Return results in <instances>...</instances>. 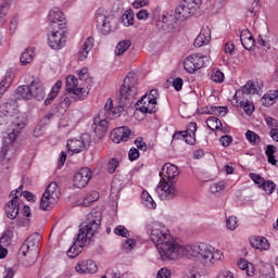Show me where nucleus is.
I'll list each match as a JSON object with an SVG mask.
<instances>
[{
    "label": "nucleus",
    "mask_w": 278,
    "mask_h": 278,
    "mask_svg": "<svg viewBox=\"0 0 278 278\" xmlns=\"http://www.w3.org/2000/svg\"><path fill=\"white\" fill-rule=\"evenodd\" d=\"M150 240L155 244L161 260H179V257H188L194 260L203 266L212 267L218 264L224 257L219 250H216L205 243L188 245L186 248L175 242L170 231L162 223H153L150 228Z\"/></svg>",
    "instance_id": "1"
},
{
    "label": "nucleus",
    "mask_w": 278,
    "mask_h": 278,
    "mask_svg": "<svg viewBox=\"0 0 278 278\" xmlns=\"http://www.w3.org/2000/svg\"><path fill=\"white\" fill-rule=\"evenodd\" d=\"M136 94H138V76L136 73L130 72L124 79V83L119 89L118 96V105L114 106V102L112 99H108L104 105V111L100 112L98 116L93 118L92 128L96 134L99 136H103L105 131H108V118L112 121L113 118H118L125 112V108L127 105H131L134 103V99H136Z\"/></svg>",
    "instance_id": "2"
},
{
    "label": "nucleus",
    "mask_w": 278,
    "mask_h": 278,
    "mask_svg": "<svg viewBox=\"0 0 278 278\" xmlns=\"http://www.w3.org/2000/svg\"><path fill=\"white\" fill-rule=\"evenodd\" d=\"M0 125H8L9 131L2 139V147L0 151L1 160H10L14 155L16 148V137L23 129H25V117L18 115V103L11 99L0 104Z\"/></svg>",
    "instance_id": "3"
},
{
    "label": "nucleus",
    "mask_w": 278,
    "mask_h": 278,
    "mask_svg": "<svg viewBox=\"0 0 278 278\" xmlns=\"http://www.w3.org/2000/svg\"><path fill=\"white\" fill-rule=\"evenodd\" d=\"M99 227H101V213L91 212L87 215V220L85 227L80 228L77 235L76 240L74 241V245H72L67 255L72 260L77 257L81 253V249H84V244L88 242V240H92L94 233L99 231Z\"/></svg>",
    "instance_id": "4"
},
{
    "label": "nucleus",
    "mask_w": 278,
    "mask_h": 278,
    "mask_svg": "<svg viewBox=\"0 0 278 278\" xmlns=\"http://www.w3.org/2000/svg\"><path fill=\"white\" fill-rule=\"evenodd\" d=\"M41 240L42 236H40L38 232H35L30 235L22 244L20 253H22L24 257H27V266H34V264H36V261L38 260V247H40Z\"/></svg>",
    "instance_id": "5"
},
{
    "label": "nucleus",
    "mask_w": 278,
    "mask_h": 278,
    "mask_svg": "<svg viewBox=\"0 0 278 278\" xmlns=\"http://www.w3.org/2000/svg\"><path fill=\"white\" fill-rule=\"evenodd\" d=\"M58 201H60V187H58V182L53 181L48 185L41 197L40 210L49 212L58 205Z\"/></svg>",
    "instance_id": "6"
},
{
    "label": "nucleus",
    "mask_w": 278,
    "mask_h": 278,
    "mask_svg": "<svg viewBox=\"0 0 278 278\" xmlns=\"http://www.w3.org/2000/svg\"><path fill=\"white\" fill-rule=\"evenodd\" d=\"M65 84L67 94H73L74 101H85L88 97V89L84 87V83L78 80L75 75H68Z\"/></svg>",
    "instance_id": "7"
},
{
    "label": "nucleus",
    "mask_w": 278,
    "mask_h": 278,
    "mask_svg": "<svg viewBox=\"0 0 278 278\" xmlns=\"http://www.w3.org/2000/svg\"><path fill=\"white\" fill-rule=\"evenodd\" d=\"M207 64V56L201 53L191 54L187 56L184 61V68L187 73H197V71H201V68H205Z\"/></svg>",
    "instance_id": "8"
},
{
    "label": "nucleus",
    "mask_w": 278,
    "mask_h": 278,
    "mask_svg": "<svg viewBox=\"0 0 278 278\" xmlns=\"http://www.w3.org/2000/svg\"><path fill=\"white\" fill-rule=\"evenodd\" d=\"M10 197L12 199L7 203L5 213L8 218L14 220V218L18 216V212L21 210L18 199L20 197H23V186H20L18 189L13 190Z\"/></svg>",
    "instance_id": "9"
},
{
    "label": "nucleus",
    "mask_w": 278,
    "mask_h": 278,
    "mask_svg": "<svg viewBox=\"0 0 278 278\" xmlns=\"http://www.w3.org/2000/svg\"><path fill=\"white\" fill-rule=\"evenodd\" d=\"M201 5V0H184L182 3L176 8V16L180 21L190 18L197 12V9Z\"/></svg>",
    "instance_id": "10"
},
{
    "label": "nucleus",
    "mask_w": 278,
    "mask_h": 278,
    "mask_svg": "<svg viewBox=\"0 0 278 278\" xmlns=\"http://www.w3.org/2000/svg\"><path fill=\"white\" fill-rule=\"evenodd\" d=\"M156 193L161 201H173L177 197L178 191L175 182H168L166 180H160L156 187Z\"/></svg>",
    "instance_id": "11"
},
{
    "label": "nucleus",
    "mask_w": 278,
    "mask_h": 278,
    "mask_svg": "<svg viewBox=\"0 0 278 278\" xmlns=\"http://www.w3.org/2000/svg\"><path fill=\"white\" fill-rule=\"evenodd\" d=\"M65 28H52L48 36V45L54 51H59L66 45Z\"/></svg>",
    "instance_id": "12"
},
{
    "label": "nucleus",
    "mask_w": 278,
    "mask_h": 278,
    "mask_svg": "<svg viewBox=\"0 0 278 278\" xmlns=\"http://www.w3.org/2000/svg\"><path fill=\"white\" fill-rule=\"evenodd\" d=\"M96 23L98 29L103 34V36H108L110 31H112V16L105 9H99L96 13Z\"/></svg>",
    "instance_id": "13"
},
{
    "label": "nucleus",
    "mask_w": 278,
    "mask_h": 278,
    "mask_svg": "<svg viewBox=\"0 0 278 278\" xmlns=\"http://www.w3.org/2000/svg\"><path fill=\"white\" fill-rule=\"evenodd\" d=\"M48 21L51 23L52 29L66 28V15L61 8H52L48 13Z\"/></svg>",
    "instance_id": "14"
},
{
    "label": "nucleus",
    "mask_w": 278,
    "mask_h": 278,
    "mask_svg": "<svg viewBox=\"0 0 278 278\" xmlns=\"http://www.w3.org/2000/svg\"><path fill=\"white\" fill-rule=\"evenodd\" d=\"M160 177L161 181L177 184V177H179V167L172 163H165L160 172Z\"/></svg>",
    "instance_id": "15"
},
{
    "label": "nucleus",
    "mask_w": 278,
    "mask_h": 278,
    "mask_svg": "<svg viewBox=\"0 0 278 278\" xmlns=\"http://www.w3.org/2000/svg\"><path fill=\"white\" fill-rule=\"evenodd\" d=\"M92 178V172H90V168L83 167L80 168L73 178L74 186L76 188H86L88 186V182Z\"/></svg>",
    "instance_id": "16"
},
{
    "label": "nucleus",
    "mask_w": 278,
    "mask_h": 278,
    "mask_svg": "<svg viewBox=\"0 0 278 278\" xmlns=\"http://www.w3.org/2000/svg\"><path fill=\"white\" fill-rule=\"evenodd\" d=\"M99 268L97 267V263L91 260H84L76 264L75 271L78 275H94Z\"/></svg>",
    "instance_id": "17"
},
{
    "label": "nucleus",
    "mask_w": 278,
    "mask_h": 278,
    "mask_svg": "<svg viewBox=\"0 0 278 278\" xmlns=\"http://www.w3.org/2000/svg\"><path fill=\"white\" fill-rule=\"evenodd\" d=\"M130 136H131V130H129V128L126 126H122V127L115 128L111 132V140L112 142H115V144H121V142H127Z\"/></svg>",
    "instance_id": "18"
},
{
    "label": "nucleus",
    "mask_w": 278,
    "mask_h": 278,
    "mask_svg": "<svg viewBox=\"0 0 278 278\" xmlns=\"http://www.w3.org/2000/svg\"><path fill=\"white\" fill-rule=\"evenodd\" d=\"M157 103L153 102L150 98L144 96L137 102V110L143 114H155L157 112Z\"/></svg>",
    "instance_id": "19"
},
{
    "label": "nucleus",
    "mask_w": 278,
    "mask_h": 278,
    "mask_svg": "<svg viewBox=\"0 0 278 278\" xmlns=\"http://www.w3.org/2000/svg\"><path fill=\"white\" fill-rule=\"evenodd\" d=\"M92 47H94V38L88 37L77 52L79 62H84L88 58V54L92 51Z\"/></svg>",
    "instance_id": "20"
},
{
    "label": "nucleus",
    "mask_w": 278,
    "mask_h": 278,
    "mask_svg": "<svg viewBox=\"0 0 278 278\" xmlns=\"http://www.w3.org/2000/svg\"><path fill=\"white\" fill-rule=\"evenodd\" d=\"M30 92L33 94V99L36 101H43L47 93L45 92V85L40 80H33L30 83Z\"/></svg>",
    "instance_id": "21"
},
{
    "label": "nucleus",
    "mask_w": 278,
    "mask_h": 278,
    "mask_svg": "<svg viewBox=\"0 0 278 278\" xmlns=\"http://www.w3.org/2000/svg\"><path fill=\"white\" fill-rule=\"evenodd\" d=\"M210 40H212V29H210V26H204L197 36L194 45L195 47H203V45H207Z\"/></svg>",
    "instance_id": "22"
},
{
    "label": "nucleus",
    "mask_w": 278,
    "mask_h": 278,
    "mask_svg": "<svg viewBox=\"0 0 278 278\" xmlns=\"http://www.w3.org/2000/svg\"><path fill=\"white\" fill-rule=\"evenodd\" d=\"M240 40H241V45L248 51H251V49H253V47H255V39L253 38V35L251 34L250 29H243L241 31Z\"/></svg>",
    "instance_id": "23"
},
{
    "label": "nucleus",
    "mask_w": 278,
    "mask_h": 278,
    "mask_svg": "<svg viewBox=\"0 0 278 278\" xmlns=\"http://www.w3.org/2000/svg\"><path fill=\"white\" fill-rule=\"evenodd\" d=\"M13 0H4L0 4V25L3 26L8 23V18L10 16V10L12 8Z\"/></svg>",
    "instance_id": "24"
},
{
    "label": "nucleus",
    "mask_w": 278,
    "mask_h": 278,
    "mask_svg": "<svg viewBox=\"0 0 278 278\" xmlns=\"http://www.w3.org/2000/svg\"><path fill=\"white\" fill-rule=\"evenodd\" d=\"M250 243L252 244L253 249H258V251H268V249H270L268 239L264 237L251 238Z\"/></svg>",
    "instance_id": "25"
},
{
    "label": "nucleus",
    "mask_w": 278,
    "mask_h": 278,
    "mask_svg": "<svg viewBox=\"0 0 278 278\" xmlns=\"http://www.w3.org/2000/svg\"><path fill=\"white\" fill-rule=\"evenodd\" d=\"M17 99H23L24 101H31V84L30 85H22L16 89Z\"/></svg>",
    "instance_id": "26"
},
{
    "label": "nucleus",
    "mask_w": 278,
    "mask_h": 278,
    "mask_svg": "<svg viewBox=\"0 0 278 278\" xmlns=\"http://www.w3.org/2000/svg\"><path fill=\"white\" fill-rule=\"evenodd\" d=\"M67 149L72 153H81L86 149V143L83 139H70L67 141Z\"/></svg>",
    "instance_id": "27"
},
{
    "label": "nucleus",
    "mask_w": 278,
    "mask_h": 278,
    "mask_svg": "<svg viewBox=\"0 0 278 278\" xmlns=\"http://www.w3.org/2000/svg\"><path fill=\"white\" fill-rule=\"evenodd\" d=\"M237 264L240 270H245L248 277H253V275H255V267H253V265L245 258H240Z\"/></svg>",
    "instance_id": "28"
},
{
    "label": "nucleus",
    "mask_w": 278,
    "mask_h": 278,
    "mask_svg": "<svg viewBox=\"0 0 278 278\" xmlns=\"http://www.w3.org/2000/svg\"><path fill=\"white\" fill-rule=\"evenodd\" d=\"M185 132L187 134L188 138L187 139V144H194V142L197 141V123L191 122L188 124L187 126V130H185Z\"/></svg>",
    "instance_id": "29"
},
{
    "label": "nucleus",
    "mask_w": 278,
    "mask_h": 278,
    "mask_svg": "<svg viewBox=\"0 0 278 278\" xmlns=\"http://www.w3.org/2000/svg\"><path fill=\"white\" fill-rule=\"evenodd\" d=\"M21 64L27 66L34 61V48H26L20 58Z\"/></svg>",
    "instance_id": "30"
},
{
    "label": "nucleus",
    "mask_w": 278,
    "mask_h": 278,
    "mask_svg": "<svg viewBox=\"0 0 278 278\" xmlns=\"http://www.w3.org/2000/svg\"><path fill=\"white\" fill-rule=\"evenodd\" d=\"M62 89V80H58L54 86L52 87L51 91L49 92L47 99L45 100V104L49 105L55 97L60 93V90Z\"/></svg>",
    "instance_id": "31"
},
{
    "label": "nucleus",
    "mask_w": 278,
    "mask_h": 278,
    "mask_svg": "<svg viewBox=\"0 0 278 278\" xmlns=\"http://www.w3.org/2000/svg\"><path fill=\"white\" fill-rule=\"evenodd\" d=\"M278 99V90L270 91L267 94H264L262 97V104L265 105V108H270V105H275V100Z\"/></svg>",
    "instance_id": "32"
},
{
    "label": "nucleus",
    "mask_w": 278,
    "mask_h": 278,
    "mask_svg": "<svg viewBox=\"0 0 278 278\" xmlns=\"http://www.w3.org/2000/svg\"><path fill=\"white\" fill-rule=\"evenodd\" d=\"M141 201L142 205H144V207H148V210H155V207H157V204L155 203L151 194H149L147 191H143L141 193Z\"/></svg>",
    "instance_id": "33"
},
{
    "label": "nucleus",
    "mask_w": 278,
    "mask_h": 278,
    "mask_svg": "<svg viewBox=\"0 0 278 278\" xmlns=\"http://www.w3.org/2000/svg\"><path fill=\"white\" fill-rule=\"evenodd\" d=\"M206 125L212 131L223 128V122L216 116H211L206 119Z\"/></svg>",
    "instance_id": "34"
},
{
    "label": "nucleus",
    "mask_w": 278,
    "mask_h": 278,
    "mask_svg": "<svg viewBox=\"0 0 278 278\" xmlns=\"http://www.w3.org/2000/svg\"><path fill=\"white\" fill-rule=\"evenodd\" d=\"M242 94H257L260 90L257 89V86L253 84V81L249 80L242 88H241Z\"/></svg>",
    "instance_id": "35"
},
{
    "label": "nucleus",
    "mask_w": 278,
    "mask_h": 278,
    "mask_svg": "<svg viewBox=\"0 0 278 278\" xmlns=\"http://www.w3.org/2000/svg\"><path fill=\"white\" fill-rule=\"evenodd\" d=\"M14 239V231L8 229L4 231L3 236L0 238V244L3 247H10L12 240Z\"/></svg>",
    "instance_id": "36"
},
{
    "label": "nucleus",
    "mask_w": 278,
    "mask_h": 278,
    "mask_svg": "<svg viewBox=\"0 0 278 278\" xmlns=\"http://www.w3.org/2000/svg\"><path fill=\"white\" fill-rule=\"evenodd\" d=\"M204 112L205 114H218L219 116H225V114H227V106H207Z\"/></svg>",
    "instance_id": "37"
},
{
    "label": "nucleus",
    "mask_w": 278,
    "mask_h": 278,
    "mask_svg": "<svg viewBox=\"0 0 278 278\" xmlns=\"http://www.w3.org/2000/svg\"><path fill=\"white\" fill-rule=\"evenodd\" d=\"M129 47H131L130 40L119 41L115 48V54L123 55V53H125V51H127V49H129Z\"/></svg>",
    "instance_id": "38"
},
{
    "label": "nucleus",
    "mask_w": 278,
    "mask_h": 278,
    "mask_svg": "<svg viewBox=\"0 0 278 278\" xmlns=\"http://www.w3.org/2000/svg\"><path fill=\"white\" fill-rule=\"evenodd\" d=\"M265 153L268 157L269 164H273V166H275V164H277V160H275V153H277V147L273 144L267 146Z\"/></svg>",
    "instance_id": "39"
},
{
    "label": "nucleus",
    "mask_w": 278,
    "mask_h": 278,
    "mask_svg": "<svg viewBox=\"0 0 278 278\" xmlns=\"http://www.w3.org/2000/svg\"><path fill=\"white\" fill-rule=\"evenodd\" d=\"M122 23L125 27L134 25V11L127 10L122 16Z\"/></svg>",
    "instance_id": "40"
},
{
    "label": "nucleus",
    "mask_w": 278,
    "mask_h": 278,
    "mask_svg": "<svg viewBox=\"0 0 278 278\" xmlns=\"http://www.w3.org/2000/svg\"><path fill=\"white\" fill-rule=\"evenodd\" d=\"M20 18H21V16L18 15V13L13 14V16L11 17V21L9 24V31L11 35L16 34V29H18Z\"/></svg>",
    "instance_id": "41"
},
{
    "label": "nucleus",
    "mask_w": 278,
    "mask_h": 278,
    "mask_svg": "<svg viewBox=\"0 0 278 278\" xmlns=\"http://www.w3.org/2000/svg\"><path fill=\"white\" fill-rule=\"evenodd\" d=\"M94 201H99V192L97 191H91L90 193H88L84 201H83V205L85 207H88V205H90L91 203H94Z\"/></svg>",
    "instance_id": "42"
},
{
    "label": "nucleus",
    "mask_w": 278,
    "mask_h": 278,
    "mask_svg": "<svg viewBox=\"0 0 278 278\" xmlns=\"http://www.w3.org/2000/svg\"><path fill=\"white\" fill-rule=\"evenodd\" d=\"M10 86H12V76L8 75L0 83V99L3 97V93L7 92L8 88H10Z\"/></svg>",
    "instance_id": "43"
},
{
    "label": "nucleus",
    "mask_w": 278,
    "mask_h": 278,
    "mask_svg": "<svg viewBox=\"0 0 278 278\" xmlns=\"http://www.w3.org/2000/svg\"><path fill=\"white\" fill-rule=\"evenodd\" d=\"M260 188H262L266 194H273L277 188V185H275L271 180H264Z\"/></svg>",
    "instance_id": "44"
},
{
    "label": "nucleus",
    "mask_w": 278,
    "mask_h": 278,
    "mask_svg": "<svg viewBox=\"0 0 278 278\" xmlns=\"http://www.w3.org/2000/svg\"><path fill=\"white\" fill-rule=\"evenodd\" d=\"M245 138L250 142V144H260V142H262V139L258 137V135L252 130H248L245 132Z\"/></svg>",
    "instance_id": "45"
},
{
    "label": "nucleus",
    "mask_w": 278,
    "mask_h": 278,
    "mask_svg": "<svg viewBox=\"0 0 278 278\" xmlns=\"http://www.w3.org/2000/svg\"><path fill=\"white\" fill-rule=\"evenodd\" d=\"M240 106L245 112V114H248V116H251V114H253V112L255 111V105L253 104V102L243 101L240 103Z\"/></svg>",
    "instance_id": "46"
},
{
    "label": "nucleus",
    "mask_w": 278,
    "mask_h": 278,
    "mask_svg": "<svg viewBox=\"0 0 278 278\" xmlns=\"http://www.w3.org/2000/svg\"><path fill=\"white\" fill-rule=\"evenodd\" d=\"M226 227L227 229H229V231H236V229H238V217H228V219L226 220Z\"/></svg>",
    "instance_id": "47"
},
{
    "label": "nucleus",
    "mask_w": 278,
    "mask_h": 278,
    "mask_svg": "<svg viewBox=\"0 0 278 278\" xmlns=\"http://www.w3.org/2000/svg\"><path fill=\"white\" fill-rule=\"evenodd\" d=\"M211 79L212 81H215V84H223L225 81V74H223L220 70H217L213 72Z\"/></svg>",
    "instance_id": "48"
},
{
    "label": "nucleus",
    "mask_w": 278,
    "mask_h": 278,
    "mask_svg": "<svg viewBox=\"0 0 278 278\" xmlns=\"http://www.w3.org/2000/svg\"><path fill=\"white\" fill-rule=\"evenodd\" d=\"M76 74L79 77V81H81L83 84L84 81H88V79H90V74H88L87 67L76 71Z\"/></svg>",
    "instance_id": "49"
},
{
    "label": "nucleus",
    "mask_w": 278,
    "mask_h": 278,
    "mask_svg": "<svg viewBox=\"0 0 278 278\" xmlns=\"http://www.w3.org/2000/svg\"><path fill=\"white\" fill-rule=\"evenodd\" d=\"M168 23H169V17L166 16V14L161 15V17L159 18L157 22V27H160L161 29H163L164 31H166L167 27H168Z\"/></svg>",
    "instance_id": "50"
},
{
    "label": "nucleus",
    "mask_w": 278,
    "mask_h": 278,
    "mask_svg": "<svg viewBox=\"0 0 278 278\" xmlns=\"http://www.w3.org/2000/svg\"><path fill=\"white\" fill-rule=\"evenodd\" d=\"M222 190H225V181H219L217 184H213L210 187V192H212V194H216L217 192H222Z\"/></svg>",
    "instance_id": "51"
},
{
    "label": "nucleus",
    "mask_w": 278,
    "mask_h": 278,
    "mask_svg": "<svg viewBox=\"0 0 278 278\" xmlns=\"http://www.w3.org/2000/svg\"><path fill=\"white\" fill-rule=\"evenodd\" d=\"M116 168H118V160L111 159L108 163L106 170L112 175V173H116Z\"/></svg>",
    "instance_id": "52"
},
{
    "label": "nucleus",
    "mask_w": 278,
    "mask_h": 278,
    "mask_svg": "<svg viewBox=\"0 0 278 278\" xmlns=\"http://www.w3.org/2000/svg\"><path fill=\"white\" fill-rule=\"evenodd\" d=\"M114 233H116V236H122V238L129 237V230H127V228H125V226H117L114 229Z\"/></svg>",
    "instance_id": "53"
},
{
    "label": "nucleus",
    "mask_w": 278,
    "mask_h": 278,
    "mask_svg": "<svg viewBox=\"0 0 278 278\" xmlns=\"http://www.w3.org/2000/svg\"><path fill=\"white\" fill-rule=\"evenodd\" d=\"M249 177H250V179H252V181H254V182L258 186V188H260V186H262V185L264 184V181H265L264 177H261L260 174L250 173Z\"/></svg>",
    "instance_id": "54"
},
{
    "label": "nucleus",
    "mask_w": 278,
    "mask_h": 278,
    "mask_svg": "<svg viewBox=\"0 0 278 278\" xmlns=\"http://www.w3.org/2000/svg\"><path fill=\"white\" fill-rule=\"evenodd\" d=\"M149 11L147 9H141L137 12L136 17L138 21H148L149 20Z\"/></svg>",
    "instance_id": "55"
},
{
    "label": "nucleus",
    "mask_w": 278,
    "mask_h": 278,
    "mask_svg": "<svg viewBox=\"0 0 278 278\" xmlns=\"http://www.w3.org/2000/svg\"><path fill=\"white\" fill-rule=\"evenodd\" d=\"M136 247V240L134 239H128L126 240V242L123 244V249L124 251H126V253H129V251H132V249Z\"/></svg>",
    "instance_id": "56"
},
{
    "label": "nucleus",
    "mask_w": 278,
    "mask_h": 278,
    "mask_svg": "<svg viewBox=\"0 0 278 278\" xmlns=\"http://www.w3.org/2000/svg\"><path fill=\"white\" fill-rule=\"evenodd\" d=\"M222 147H229L233 142V137L229 135L222 136L219 139Z\"/></svg>",
    "instance_id": "57"
},
{
    "label": "nucleus",
    "mask_w": 278,
    "mask_h": 278,
    "mask_svg": "<svg viewBox=\"0 0 278 278\" xmlns=\"http://www.w3.org/2000/svg\"><path fill=\"white\" fill-rule=\"evenodd\" d=\"M265 123L266 125L270 128V129H278V122L277 119L270 117V116H267L265 117Z\"/></svg>",
    "instance_id": "58"
},
{
    "label": "nucleus",
    "mask_w": 278,
    "mask_h": 278,
    "mask_svg": "<svg viewBox=\"0 0 278 278\" xmlns=\"http://www.w3.org/2000/svg\"><path fill=\"white\" fill-rule=\"evenodd\" d=\"M128 157L130 162L138 160V157H140V151L136 148H131L128 152Z\"/></svg>",
    "instance_id": "59"
},
{
    "label": "nucleus",
    "mask_w": 278,
    "mask_h": 278,
    "mask_svg": "<svg viewBox=\"0 0 278 278\" xmlns=\"http://www.w3.org/2000/svg\"><path fill=\"white\" fill-rule=\"evenodd\" d=\"M147 5H149V0H135L132 2V8H135V10H140V8H147Z\"/></svg>",
    "instance_id": "60"
},
{
    "label": "nucleus",
    "mask_w": 278,
    "mask_h": 278,
    "mask_svg": "<svg viewBox=\"0 0 278 278\" xmlns=\"http://www.w3.org/2000/svg\"><path fill=\"white\" fill-rule=\"evenodd\" d=\"M156 278H170V269L166 267L161 268L156 274Z\"/></svg>",
    "instance_id": "61"
},
{
    "label": "nucleus",
    "mask_w": 278,
    "mask_h": 278,
    "mask_svg": "<svg viewBox=\"0 0 278 278\" xmlns=\"http://www.w3.org/2000/svg\"><path fill=\"white\" fill-rule=\"evenodd\" d=\"M148 99H151L153 103H157V98L160 97V93L157 92V89H152L149 94L143 96Z\"/></svg>",
    "instance_id": "62"
},
{
    "label": "nucleus",
    "mask_w": 278,
    "mask_h": 278,
    "mask_svg": "<svg viewBox=\"0 0 278 278\" xmlns=\"http://www.w3.org/2000/svg\"><path fill=\"white\" fill-rule=\"evenodd\" d=\"M135 144H136L137 149H140V151H147V143L144 142L142 137H138L135 140Z\"/></svg>",
    "instance_id": "63"
},
{
    "label": "nucleus",
    "mask_w": 278,
    "mask_h": 278,
    "mask_svg": "<svg viewBox=\"0 0 278 278\" xmlns=\"http://www.w3.org/2000/svg\"><path fill=\"white\" fill-rule=\"evenodd\" d=\"M217 278H236V276L229 270H223Z\"/></svg>",
    "instance_id": "64"
}]
</instances>
